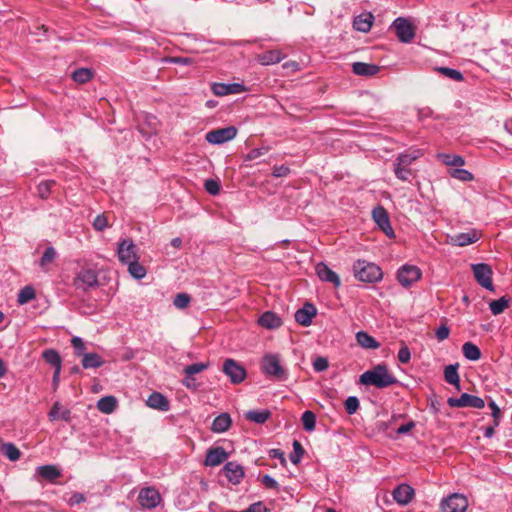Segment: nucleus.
<instances>
[{"instance_id":"f257e3e1","label":"nucleus","mask_w":512,"mask_h":512,"mask_svg":"<svg viewBox=\"0 0 512 512\" xmlns=\"http://www.w3.org/2000/svg\"><path fill=\"white\" fill-rule=\"evenodd\" d=\"M359 382L362 385L374 386L379 389L387 388L398 382L385 364H378L360 375Z\"/></svg>"},{"instance_id":"f03ea898","label":"nucleus","mask_w":512,"mask_h":512,"mask_svg":"<svg viewBox=\"0 0 512 512\" xmlns=\"http://www.w3.org/2000/svg\"><path fill=\"white\" fill-rule=\"evenodd\" d=\"M354 276L361 282L376 283L382 280L383 272L375 263L357 260L353 264Z\"/></svg>"},{"instance_id":"7ed1b4c3","label":"nucleus","mask_w":512,"mask_h":512,"mask_svg":"<svg viewBox=\"0 0 512 512\" xmlns=\"http://www.w3.org/2000/svg\"><path fill=\"white\" fill-rule=\"evenodd\" d=\"M420 155L419 151L399 154L394 163L395 176L401 181H408L412 176L410 166Z\"/></svg>"},{"instance_id":"20e7f679","label":"nucleus","mask_w":512,"mask_h":512,"mask_svg":"<svg viewBox=\"0 0 512 512\" xmlns=\"http://www.w3.org/2000/svg\"><path fill=\"white\" fill-rule=\"evenodd\" d=\"M262 371L267 376L277 380H286L287 372L280 363V358L276 354H268L263 357Z\"/></svg>"},{"instance_id":"39448f33","label":"nucleus","mask_w":512,"mask_h":512,"mask_svg":"<svg viewBox=\"0 0 512 512\" xmlns=\"http://www.w3.org/2000/svg\"><path fill=\"white\" fill-rule=\"evenodd\" d=\"M422 272L415 265L405 264L397 271V280L404 287L409 288L421 279Z\"/></svg>"},{"instance_id":"423d86ee","label":"nucleus","mask_w":512,"mask_h":512,"mask_svg":"<svg viewBox=\"0 0 512 512\" xmlns=\"http://www.w3.org/2000/svg\"><path fill=\"white\" fill-rule=\"evenodd\" d=\"M392 27L395 30L397 38L402 43H409L415 37V27L404 17L396 18L392 23Z\"/></svg>"},{"instance_id":"0eeeda50","label":"nucleus","mask_w":512,"mask_h":512,"mask_svg":"<svg viewBox=\"0 0 512 512\" xmlns=\"http://www.w3.org/2000/svg\"><path fill=\"white\" fill-rule=\"evenodd\" d=\"M471 267L477 283L489 291H494L491 267L486 263L472 264Z\"/></svg>"},{"instance_id":"6e6552de","label":"nucleus","mask_w":512,"mask_h":512,"mask_svg":"<svg viewBox=\"0 0 512 512\" xmlns=\"http://www.w3.org/2000/svg\"><path fill=\"white\" fill-rule=\"evenodd\" d=\"M73 285L83 291L98 287L99 281L97 273L92 269H82L76 274Z\"/></svg>"},{"instance_id":"1a4fd4ad","label":"nucleus","mask_w":512,"mask_h":512,"mask_svg":"<svg viewBox=\"0 0 512 512\" xmlns=\"http://www.w3.org/2000/svg\"><path fill=\"white\" fill-rule=\"evenodd\" d=\"M468 507L467 498L458 493L451 494L440 503L441 512H465Z\"/></svg>"},{"instance_id":"9d476101","label":"nucleus","mask_w":512,"mask_h":512,"mask_svg":"<svg viewBox=\"0 0 512 512\" xmlns=\"http://www.w3.org/2000/svg\"><path fill=\"white\" fill-rule=\"evenodd\" d=\"M222 371L233 384L243 382L247 375L245 368L237 361L230 358L224 361Z\"/></svg>"},{"instance_id":"9b49d317","label":"nucleus","mask_w":512,"mask_h":512,"mask_svg":"<svg viewBox=\"0 0 512 512\" xmlns=\"http://www.w3.org/2000/svg\"><path fill=\"white\" fill-rule=\"evenodd\" d=\"M372 218L380 230L388 237L394 238L395 233L391 226L389 215L383 206L378 205L372 210Z\"/></svg>"},{"instance_id":"f8f14e48","label":"nucleus","mask_w":512,"mask_h":512,"mask_svg":"<svg viewBox=\"0 0 512 512\" xmlns=\"http://www.w3.org/2000/svg\"><path fill=\"white\" fill-rule=\"evenodd\" d=\"M237 129L234 126L209 131L205 139L210 144L220 145L235 138Z\"/></svg>"},{"instance_id":"ddd939ff","label":"nucleus","mask_w":512,"mask_h":512,"mask_svg":"<svg viewBox=\"0 0 512 512\" xmlns=\"http://www.w3.org/2000/svg\"><path fill=\"white\" fill-rule=\"evenodd\" d=\"M450 407H473L482 409L485 406V402L481 397L470 395L468 393H462L460 397H450L447 400Z\"/></svg>"},{"instance_id":"4468645a","label":"nucleus","mask_w":512,"mask_h":512,"mask_svg":"<svg viewBox=\"0 0 512 512\" xmlns=\"http://www.w3.org/2000/svg\"><path fill=\"white\" fill-rule=\"evenodd\" d=\"M162 498L160 493L153 487H145L140 490L138 495V502L140 506L144 509H154L156 508Z\"/></svg>"},{"instance_id":"2eb2a0df","label":"nucleus","mask_w":512,"mask_h":512,"mask_svg":"<svg viewBox=\"0 0 512 512\" xmlns=\"http://www.w3.org/2000/svg\"><path fill=\"white\" fill-rule=\"evenodd\" d=\"M117 253L119 261L125 265L139 259L137 247L130 239H124L118 244Z\"/></svg>"},{"instance_id":"dca6fc26","label":"nucleus","mask_w":512,"mask_h":512,"mask_svg":"<svg viewBox=\"0 0 512 512\" xmlns=\"http://www.w3.org/2000/svg\"><path fill=\"white\" fill-rule=\"evenodd\" d=\"M211 91L216 96H226L230 94H240L247 91V88L242 83H220L215 82L211 85Z\"/></svg>"},{"instance_id":"f3484780","label":"nucleus","mask_w":512,"mask_h":512,"mask_svg":"<svg viewBox=\"0 0 512 512\" xmlns=\"http://www.w3.org/2000/svg\"><path fill=\"white\" fill-rule=\"evenodd\" d=\"M228 453L221 446L211 447L206 451L204 465L206 467H216L224 463L228 458Z\"/></svg>"},{"instance_id":"a211bd4d","label":"nucleus","mask_w":512,"mask_h":512,"mask_svg":"<svg viewBox=\"0 0 512 512\" xmlns=\"http://www.w3.org/2000/svg\"><path fill=\"white\" fill-rule=\"evenodd\" d=\"M317 315V309L314 304L306 302L302 308L295 312V321L302 326H309L313 318Z\"/></svg>"},{"instance_id":"6ab92c4d","label":"nucleus","mask_w":512,"mask_h":512,"mask_svg":"<svg viewBox=\"0 0 512 512\" xmlns=\"http://www.w3.org/2000/svg\"><path fill=\"white\" fill-rule=\"evenodd\" d=\"M222 470L228 481L234 485L239 484L245 475L243 466L235 461L227 462Z\"/></svg>"},{"instance_id":"aec40b11","label":"nucleus","mask_w":512,"mask_h":512,"mask_svg":"<svg viewBox=\"0 0 512 512\" xmlns=\"http://www.w3.org/2000/svg\"><path fill=\"white\" fill-rule=\"evenodd\" d=\"M315 271L321 281L332 283L336 288L341 285L338 274L331 270L324 262L318 263Z\"/></svg>"},{"instance_id":"412c9836","label":"nucleus","mask_w":512,"mask_h":512,"mask_svg":"<svg viewBox=\"0 0 512 512\" xmlns=\"http://www.w3.org/2000/svg\"><path fill=\"white\" fill-rule=\"evenodd\" d=\"M481 237V233L476 229H470L467 232L457 233L451 236V243L456 246H466L475 243Z\"/></svg>"},{"instance_id":"4be33fe9","label":"nucleus","mask_w":512,"mask_h":512,"mask_svg":"<svg viewBox=\"0 0 512 512\" xmlns=\"http://www.w3.org/2000/svg\"><path fill=\"white\" fill-rule=\"evenodd\" d=\"M414 494V489L408 484H400L392 492L393 499L402 506L410 503Z\"/></svg>"},{"instance_id":"5701e85b","label":"nucleus","mask_w":512,"mask_h":512,"mask_svg":"<svg viewBox=\"0 0 512 512\" xmlns=\"http://www.w3.org/2000/svg\"><path fill=\"white\" fill-rule=\"evenodd\" d=\"M380 71V67L376 64L365 62H354L352 64V72L358 76L372 77Z\"/></svg>"},{"instance_id":"b1692460","label":"nucleus","mask_w":512,"mask_h":512,"mask_svg":"<svg viewBox=\"0 0 512 512\" xmlns=\"http://www.w3.org/2000/svg\"><path fill=\"white\" fill-rule=\"evenodd\" d=\"M284 57L285 55L281 50L273 49L257 55V61L264 66H268L279 63Z\"/></svg>"},{"instance_id":"393cba45","label":"nucleus","mask_w":512,"mask_h":512,"mask_svg":"<svg viewBox=\"0 0 512 512\" xmlns=\"http://www.w3.org/2000/svg\"><path fill=\"white\" fill-rule=\"evenodd\" d=\"M48 419L50 421L63 420L65 422L71 421V411L61 405L60 402H55L48 413Z\"/></svg>"},{"instance_id":"a878e982","label":"nucleus","mask_w":512,"mask_h":512,"mask_svg":"<svg viewBox=\"0 0 512 512\" xmlns=\"http://www.w3.org/2000/svg\"><path fill=\"white\" fill-rule=\"evenodd\" d=\"M147 405L153 409L166 412L170 408L168 399L159 392H153L147 399Z\"/></svg>"},{"instance_id":"bb28decb","label":"nucleus","mask_w":512,"mask_h":512,"mask_svg":"<svg viewBox=\"0 0 512 512\" xmlns=\"http://www.w3.org/2000/svg\"><path fill=\"white\" fill-rule=\"evenodd\" d=\"M260 326L267 329H275L282 325V319L271 311L264 312L258 319Z\"/></svg>"},{"instance_id":"cd10ccee","label":"nucleus","mask_w":512,"mask_h":512,"mask_svg":"<svg viewBox=\"0 0 512 512\" xmlns=\"http://www.w3.org/2000/svg\"><path fill=\"white\" fill-rule=\"evenodd\" d=\"M232 420L228 413H221L212 422L211 430L214 433L226 432L231 426Z\"/></svg>"},{"instance_id":"c85d7f7f","label":"nucleus","mask_w":512,"mask_h":512,"mask_svg":"<svg viewBox=\"0 0 512 512\" xmlns=\"http://www.w3.org/2000/svg\"><path fill=\"white\" fill-rule=\"evenodd\" d=\"M355 337L358 345L364 349H377L380 347V343L365 331L357 332Z\"/></svg>"},{"instance_id":"c756f323","label":"nucleus","mask_w":512,"mask_h":512,"mask_svg":"<svg viewBox=\"0 0 512 512\" xmlns=\"http://www.w3.org/2000/svg\"><path fill=\"white\" fill-rule=\"evenodd\" d=\"M81 364L84 369L99 368L104 364V360L97 353L87 352L83 355Z\"/></svg>"},{"instance_id":"7c9ffc66","label":"nucleus","mask_w":512,"mask_h":512,"mask_svg":"<svg viewBox=\"0 0 512 512\" xmlns=\"http://www.w3.org/2000/svg\"><path fill=\"white\" fill-rule=\"evenodd\" d=\"M458 367V363L446 366L444 369V378L447 383L456 386V388L459 390L460 377L458 374Z\"/></svg>"},{"instance_id":"2f4dec72","label":"nucleus","mask_w":512,"mask_h":512,"mask_svg":"<svg viewBox=\"0 0 512 512\" xmlns=\"http://www.w3.org/2000/svg\"><path fill=\"white\" fill-rule=\"evenodd\" d=\"M271 417V412L267 409L249 410L245 413V418L257 424L265 423Z\"/></svg>"},{"instance_id":"473e14b6","label":"nucleus","mask_w":512,"mask_h":512,"mask_svg":"<svg viewBox=\"0 0 512 512\" xmlns=\"http://www.w3.org/2000/svg\"><path fill=\"white\" fill-rule=\"evenodd\" d=\"M37 473L40 477L51 482L61 476V471L56 466L50 464L39 466Z\"/></svg>"},{"instance_id":"72a5a7b5","label":"nucleus","mask_w":512,"mask_h":512,"mask_svg":"<svg viewBox=\"0 0 512 512\" xmlns=\"http://www.w3.org/2000/svg\"><path fill=\"white\" fill-rule=\"evenodd\" d=\"M117 407V399L114 396H104L97 402V408L99 411L105 414L112 413Z\"/></svg>"},{"instance_id":"f704fd0d","label":"nucleus","mask_w":512,"mask_h":512,"mask_svg":"<svg viewBox=\"0 0 512 512\" xmlns=\"http://www.w3.org/2000/svg\"><path fill=\"white\" fill-rule=\"evenodd\" d=\"M372 14L359 15L354 19L353 27L360 32H368L372 26Z\"/></svg>"},{"instance_id":"c9c22d12","label":"nucleus","mask_w":512,"mask_h":512,"mask_svg":"<svg viewBox=\"0 0 512 512\" xmlns=\"http://www.w3.org/2000/svg\"><path fill=\"white\" fill-rule=\"evenodd\" d=\"M43 359L54 367V370L61 369L62 360L55 349H46L42 352Z\"/></svg>"},{"instance_id":"e433bc0d","label":"nucleus","mask_w":512,"mask_h":512,"mask_svg":"<svg viewBox=\"0 0 512 512\" xmlns=\"http://www.w3.org/2000/svg\"><path fill=\"white\" fill-rule=\"evenodd\" d=\"M462 352L465 358L471 361H477L481 358V350L471 342H466L462 346Z\"/></svg>"},{"instance_id":"4c0bfd02","label":"nucleus","mask_w":512,"mask_h":512,"mask_svg":"<svg viewBox=\"0 0 512 512\" xmlns=\"http://www.w3.org/2000/svg\"><path fill=\"white\" fill-rule=\"evenodd\" d=\"M438 158L447 166L462 167L465 165V160L460 155L442 153L438 155Z\"/></svg>"},{"instance_id":"58836bf2","label":"nucleus","mask_w":512,"mask_h":512,"mask_svg":"<svg viewBox=\"0 0 512 512\" xmlns=\"http://www.w3.org/2000/svg\"><path fill=\"white\" fill-rule=\"evenodd\" d=\"M126 265L128 266L129 274L133 278L140 280L146 276L147 271L145 267L139 263V259H136L135 261H132Z\"/></svg>"},{"instance_id":"ea45409f","label":"nucleus","mask_w":512,"mask_h":512,"mask_svg":"<svg viewBox=\"0 0 512 512\" xmlns=\"http://www.w3.org/2000/svg\"><path fill=\"white\" fill-rule=\"evenodd\" d=\"M93 72L88 68H78L72 72V79L80 84L88 82L92 78Z\"/></svg>"},{"instance_id":"a19ab883","label":"nucleus","mask_w":512,"mask_h":512,"mask_svg":"<svg viewBox=\"0 0 512 512\" xmlns=\"http://www.w3.org/2000/svg\"><path fill=\"white\" fill-rule=\"evenodd\" d=\"M35 298V290L32 286H25L23 287L19 293H18V297H17V302L20 304V305H24L28 302H30L31 300H33Z\"/></svg>"},{"instance_id":"79ce46f5","label":"nucleus","mask_w":512,"mask_h":512,"mask_svg":"<svg viewBox=\"0 0 512 512\" xmlns=\"http://www.w3.org/2000/svg\"><path fill=\"white\" fill-rule=\"evenodd\" d=\"M303 429L307 432H311L316 426V415L312 411H305L301 417Z\"/></svg>"},{"instance_id":"37998d69","label":"nucleus","mask_w":512,"mask_h":512,"mask_svg":"<svg viewBox=\"0 0 512 512\" xmlns=\"http://www.w3.org/2000/svg\"><path fill=\"white\" fill-rule=\"evenodd\" d=\"M509 306V300L503 296L489 303V308L494 315L501 314Z\"/></svg>"},{"instance_id":"c03bdc74","label":"nucleus","mask_w":512,"mask_h":512,"mask_svg":"<svg viewBox=\"0 0 512 512\" xmlns=\"http://www.w3.org/2000/svg\"><path fill=\"white\" fill-rule=\"evenodd\" d=\"M2 451L10 461H17L21 456L20 450L13 443H4Z\"/></svg>"},{"instance_id":"a18cd8bd","label":"nucleus","mask_w":512,"mask_h":512,"mask_svg":"<svg viewBox=\"0 0 512 512\" xmlns=\"http://www.w3.org/2000/svg\"><path fill=\"white\" fill-rule=\"evenodd\" d=\"M435 70L439 72L440 74L455 80V81H462L464 79L463 74L456 69L448 68V67H436Z\"/></svg>"},{"instance_id":"49530a36","label":"nucleus","mask_w":512,"mask_h":512,"mask_svg":"<svg viewBox=\"0 0 512 512\" xmlns=\"http://www.w3.org/2000/svg\"><path fill=\"white\" fill-rule=\"evenodd\" d=\"M304 453H305V450H304L302 444L299 441L294 440L293 452L289 455L290 461L293 464L297 465L298 463H300L301 458L303 457Z\"/></svg>"},{"instance_id":"de8ad7c7","label":"nucleus","mask_w":512,"mask_h":512,"mask_svg":"<svg viewBox=\"0 0 512 512\" xmlns=\"http://www.w3.org/2000/svg\"><path fill=\"white\" fill-rule=\"evenodd\" d=\"M450 175L455 178V179H458L460 181H463V182H469V181H472L474 179V176L473 174L466 170V169H463V168H456V169H453L451 172H450Z\"/></svg>"},{"instance_id":"09e8293b","label":"nucleus","mask_w":512,"mask_h":512,"mask_svg":"<svg viewBox=\"0 0 512 512\" xmlns=\"http://www.w3.org/2000/svg\"><path fill=\"white\" fill-rule=\"evenodd\" d=\"M55 185L54 180H45L38 184V194L42 199H47L50 195L51 188Z\"/></svg>"},{"instance_id":"8fccbe9b","label":"nucleus","mask_w":512,"mask_h":512,"mask_svg":"<svg viewBox=\"0 0 512 512\" xmlns=\"http://www.w3.org/2000/svg\"><path fill=\"white\" fill-rule=\"evenodd\" d=\"M208 367H209V363L208 362H206V363H204V362L194 363V364L185 366V368L183 369V373L184 374L195 375V374H198L200 372H203Z\"/></svg>"},{"instance_id":"3c124183","label":"nucleus","mask_w":512,"mask_h":512,"mask_svg":"<svg viewBox=\"0 0 512 512\" xmlns=\"http://www.w3.org/2000/svg\"><path fill=\"white\" fill-rule=\"evenodd\" d=\"M359 406V399L356 396H349L344 402L345 410L349 415L355 414Z\"/></svg>"},{"instance_id":"603ef678","label":"nucleus","mask_w":512,"mask_h":512,"mask_svg":"<svg viewBox=\"0 0 512 512\" xmlns=\"http://www.w3.org/2000/svg\"><path fill=\"white\" fill-rule=\"evenodd\" d=\"M71 345L73 346L75 350V355L78 357H83L84 354H86V346L82 338L78 336H74L71 339Z\"/></svg>"},{"instance_id":"864d4df0","label":"nucleus","mask_w":512,"mask_h":512,"mask_svg":"<svg viewBox=\"0 0 512 512\" xmlns=\"http://www.w3.org/2000/svg\"><path fill=\"white\" fill-rule=\"evenodd\" d=\"M56 251L53 247H47L40 259L39 265L44 268L48 263L52 262L56 258Z\"/></svg>"},{"instance_id":"5fc2aeb1","label":"nucleus","mask_w":512,"mask_h":512,"mask_svg":"<svg viewBox=\"0 0 512 512\" xmlns=\"http://www.w3.org/2000/svg\"><path fill=\"white\" fill-rule=\"evenodd\" d=\"M190 296L187 293H179L175 296L173 304L178 309H184L190 303Z\"/></svg>"},{"instance_id":"6e6d98bb","label":"nucleus","mask_w":512,"mask_h":512,"mask_svg":"<svg viewBox=\"0 0 512 512\" xmlns=\"http://www.w3.org/2000/svg\"><path fill=\"white\" fill-rule=\"evenodd\" d=\"M312 365L316 372H323L329 367V362L326 357L319 356L314 359Z\"/></svg>"},{"instance_id":"4d7b16f0","label":"nucleus","mask_w":512,"mask_h":512,"mask_svg":"<svg viewBox=\"0 0 512 512\" xmlns=\"http://www.w3.org/2000/svg\"><path fill=\"white\" fill-rule=\"evenodd\" d=\"M489 408L492 411V417L494 421V427H498L501 421V410L499 406L495 403V401L491 400L488 404Z\"/></svg>"},{"instance_id":"13d9d810","label":"nucleus","mask_w":512,"mask_h":512,"mask_svg":"<svg viewBox=\"0 0 512 512\" xmlns=\"http://www.w3.org/2000/svg\"><path fill=\"white\" fill-rule=\"evenodd\" d=\"M204 188L210 195H217L220 191L219 183L213 179H207L204 183Z\"/></svg>"},{"instance_id":"bf43d9fd","label":"nucleus","mask_w":512,"mask_h":512,"mask_svg":"<svg viewBox=\"0 0 512 512\" xmlns=\"http://www.w3.org/2000/svg\"><path fill=\"white\" fill-rule=\"evenodd\" d=\"M108 226V220L104 214L97 215L93 221V228L96 231H103Z\"/></svg>"},{"instance_id":"052dcab7","label":"nucleus","mask_w":512,"mask_h":512,"mask_svg":"<svg viewBox=\"0 0 512 512\" xmlns=\"http://www.w3.org/2000/svg\"><path fill=\"white\" fill-rule=\"evenodd\" d=\"M450 335V328L446 324L440 325L436 331L435 336L438 341H444L446 340Z\"/></svg>"},{"instance_id":"680f3d73","label":"nucleus","mask_w":512,"mask_h":512,"mask_svg":"<svg viewBox=\"0 0 512 512\" xmlns=\"http://www.w3.org/2000/svg\"><path fill=\"white\" fill-rule=\"evenodd\" d=\"M184 375H185V377L182 380V384L188 389H191L194 391L197 390L199 387V384L197 383L194 375H190V374H184Z\"/></svg>"},{"instance_id":"e2e57ef3","label":"nucleus","mask_w":512,"mask_h":512,"mask_svg":"<svg viewBox=\"0 0 512 512\" xmlns=\"http://www.w3.org/2000/svg\"><path fill=\"white\" fill-rule=\"evenodd\" d=\"M411 359V352H410V349L408 348V346L406 345H403L399 351H398V360L403 363V364H406L410 361Z\"/></svg>"},{"instance_id":"0e129e2a","label":"nucleus","mask_w":512,"mask_h":512,"mask_svg":"<svg viewBox=\"0 0 512 512\" xmlns=\"http://www.w3.org/2000/svg\"><path fill=\"white\" fill-rule=\"evenodd\" d=\"M290 172V168L286 165L274 166L272 176L275 178L286 177Z\"/></svg>"},{"instance_id":"69168bd1","label":"nucleus","mask_w":512,"mask_h":512,"mask_svg":"<svg viewBox=\"0 0 512 512\" xmlns=\"http://www.w3.org/2000/svg\"><path fill=\"white\" fill-rule=\"evenodd\" d=\"M261 483L266 487V488H269V489H278L279 485H278V482L273 478L271 477L270 475L266 474L264 476H262L261 478Z\"/></svg>"},{"instance_id":"338daca9","label":"nucleus","mask_w":512,"mask_h":512,"mask_svg":"<svg viewBox=\"0 0 512 512\" xmlns=\"http://www.w3.org/2000/svg\"><path fill=\"white\" fill-rule=\"evenodd\" d=\"M267 152H268L267 147L255 148V149H252L251 151H249V153L246 155L245 159L246 160H254V159L266 154Z\"/></svg>"},{"instance_id":"774afa93","label":"nucleus","mask_w":512,"mask_h":512,"mask_svg":"<svg viewBox=\"0 0 512 512\" xmlns=\"http://www.w3.org/2000/svg\"><path fill=\"white\" fill-rule=\"evenodd\" d=\"M241 512H267V508L262 501H258L249 505L247 509Z\"/></svg>"}]
</instances>
